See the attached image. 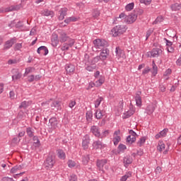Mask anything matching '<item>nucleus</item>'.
<instances>
[{"label": "nucleus", "instance_id": "nucleus-1", "mask_svg": "<svg viewBox=\"0 0 181 181\" xmlns=\"http://www.w3.org/2000/svg\"><path fill=\"white\" fill-rule=\"evenodd\" d=\"M127 29L128 27L125 25H118L111 30V33L114 37H117L118 36H121V35H124V33L127 32Z\"/></svg>", "mask_w": 181, "mask_h": 181}, {"label": "nucleus", "instance_id": "nucleus-2", "mask_svg": "<svg viewBox=\"0 0 181 181\" xmlns=\"http://www.w3.org/2000/svg\"><path fill=\"white\" fill-rule=\"evenodd\" d=\"M94 46L92 47L93 52H97L96 49H103L108 46V42L105 40L96 39L93 40Z\"/></svg>", "mask_w": 181, "mask_h": 181}, {"label": "nucleus", "instance_id": "nucleus-3", "mask_svg": "<svg viewBox=\"0 0 181 181\" xmlns=\"http://www.w3.org/2000/svg\"><path fill=\"white\" fill-rule=\"evenodd\" d=\"M56 160L54 159V156L49 155L44 162V166L46 168V169H52V168L54 166Z\"/></svg>", "mask_w": 181, "mask_h": 181}, {"label": "nucleus", "instance_id": "nucleus-4", "mask_svg": "<svg viewBox=\"0 0 181 181\" xmlns=\"http://www.w3.org/2000/svg\"><path fill=\"white\" fill-rule=\"evenodd\" d=\"M11 74L13 81H18V80H21V78H22V72L19 69H13L11 70Z\"/></svg>", "mask_w": 181, "mask_h": 181}, {"label": "nucleus", "instance_id": "nucleus-5", "mask_svg": "<svg viewBox=\"0 0 181 181\" xmlns=\"http://www.w3.org/2000/svg\"><path fill=\"white\" fill-rule=\"evenodd\" d=\"M119 135H121L120 130H116L114 132L112 141L115 146H117V145H118V144H119V142H121V136H119Z\"/></svg>", "mask_w": 181, "mask_h": 181}, {"label": "nucleus", "instance_id": "nucleus-6", "mask_svg": "<svg viewBox=\"0 0 181 181\" xmlns=\"http://www.w3.org/2000/svg\"><path fill=\"white\" fill-rule=\"evenodd\" d=\"M15 43H16V37L11 38L4 43L3 49L9 50V49H11V47H12Z\"/></svg>", "mask_w": 181, "mask_h": 181}, {"label": "nucleus", "instance_id": "nucleus-7", "mask_svg": "<svg viewBox=\"0 0 181 181\" xmlns=\"http://www.w3.org/2000/svg\"><path fill=\"white\" fill-rule=\"evenodd\" d=\"M162 53V49L159 48H154L147 53L148 57H159V54Z\"/></svg>", "mask_w": 181, "mask_h": 181}, {"label": "nucleus", "instance_id": "nucleus-8", "mask_svg": "<svg viewBox=\"0 0 181 181\" xmlns=\"http://www.w3.org/2000/svg\"><path fill=\"white\" fill-rule=\"evenodd\" d=\"M88 145H90V136L86 134L82 139V148L86 151L88 149Z\"/></svg>", "mask_w": 181, "mask_h": 181}, {"label": "nucleus", "instance_id": "nucleus-9", "mask_svg": "<svg viewBox=\"0 0 181 181\" xmlns=\"http://www.w3.org/2000/svg\"><path fill=\"white\" fill-rule=\"evenodd\" d=\"M85 69L87 71H94L97 69V65L90 62V61H85Z\"/></svg>", "mask_w": 181, "mask_h": 181}, {"label": "nucleus", "instance_id": "nucleus-10", "mask_svg": "<svg viewBox=\"0 0 181 181\" xmlns=\"http://www.w3.org/2000/svg\"><path fill=\"white\" fill-rule=\"evenodd\" d=\"M141 94H142V92L137 91L134 97L136 105H137V107H142V98L141 97Z\"/></svg>", "mask_w": 181, "mask_h": 181}, {"label": "nucleus", "instance_id": "nucleus-11", "mask_svg": "<svg viewBox=\"0 0 181 181\" xmlns=\"http://www.w3.org/2000/svg\"><path fill=\"white\" fill-rule=\"evenodd\" d=\"M110 55V50L108 49H104L100 52L99 57L100 58V60L102 62H104V60H107V58Z\"/></svg>", "mask_w": 181, "mask_h": 181}, {"label": "nucleus", "instance_id": "nucleus-12", "mask_svg": "<svg viewBox=\"0 0 181 181\" xmlns=\"http://www.w3.org/2000/svg\"><path fill=\"white\" fill-rule=\"evenodd\" d=\"M127 18V16H126L124 13H122L119 14V17H116L114 19L113 23H115V25H117V23H118L119 22H122L123 21L124 22H126Z\"/></svg>", "mask_w": 181, "mask_h": 181}, {"label": "nucleus", "instance_id": "nucleus-13", "mask_svg": "<svg viewBox=\"0 0 181 181\" xmlns=\"http://www.w3.org/2000/svg\"><path fill=\"white\" fill-rule=\"evenodd\" d=\"M137 18L138 16H136V14H130L127 16L125 23L128 25H131L132 23H134Z\"/></svg>", "mask_w": 181, "mask_h": 181}, {"label": "nucleus", "instance_id": "nucleus-14", "mask_svg": "<svg viewBox=\"0 0 181 181\" xmlns=\"http://www.w3.org/2000/svg\"><path fill=\"white\" fill-rule=\"evenodd\" d=\"M90 132L97 138L101 136V132H100V128L97 126H92L90 127Z\"/></svg>", "mask_w": 181, "mask_h": 181}, {"label": "nucleus", "instance_id": "nucleus-15", "mask_svg": "<svg viewBox=\"0 0 181 181\" xmlns=\"http://www.w3.org/2000/svg\"><path fill=\"white\" fill-rule=\"evenodd\" d=\"M107 160L103 159V160H98L96 162V166L99 169V170L102 171L104 170V166L107 165Z\"/></svg>", "mask_w": 181, "mask_h": 181}, {"label": "nucleus", "instance_id": "nucleus-16", "mask_svg": "<svg viewBox=\"0 0 181 181\" xmlns=\"http://www.w3.org/2000/svg\"><path fill=\"white\" fill-rule=\"evenodd\" d=\"M37 53L43 56H47L49 54V49L46 46H41L37 49Z\"/></svg>", "mask_w": 181, "mask_h": 181}, {"label": "nucleus", "instance_id": "nucleus-17", "mask_svg": "<svg viewBox=\"0 0 181 181\" xmlns=\"http://www.w3.org/2000/svg\"><path fill=\"white\" fill-rule=\"evenodd\" d=\"M65 70L67 74H73L76 70V66L71 64H67L65 65Z\"/></svg>", "mask_w": 181, "mask_h": 181}, {"label": "nucleus", "instance_id": "nucleus-18", "mask_svg": "<svg viewBox=\"0 0 181 181\" xmlns=\"http://www.w3.org/2000/svg\"><path fill=\"white\" fill-rule=\"evenodd\" d=\"M69 37H70L67 36V34L64 31H62L59 33V42L61 43H66V42H67V40H69Z\"/></svg>", "mask_w": 181, "mask_h": 181}, {"label": "nucleus", "instance_id": "nucleus-19", "mask_svg": "<svg viewBox=\"0 0 181 181\" xmlns=\"http://www.w3.org/2000/svg\"><path fill=\"white\" fill-rule=\"evenodd\" d=\"M92 146L93 149H103L104 145L103 144V141L100 140H97L93 141Z\"/></svg>", "mask_w": 181, "mask_h": 181}, {"label": "nucleus", "instance_id": "nucleus-20", "mask_svg": "<svg viewBox=\"0 0 181 181\" xmlns=\"http://www.w3.org/2000/svg\"><path fill=\"white\" fill-rule=\"evenodd\" d=\"M67 11H68L67 8H62L59 10V16L58 18L59 21H63V19H64V17L66 16V15H67Z\"/></svg>", "mask_w": 181, "mask_h": 181}, {"label": "nucleus", "instance_id": "nucleus-21", "mask_svg": "<svg viewBox=\"0 0 181 181\" xmlns=\"http://www.w3.org/2000/svg\"><path fill=\"white\" fill-rule=\"evenodd\" d=\"M32 105V101L28 100H24L23 102L21 103L18 108H20L21 110H26V108H28V107H30V105Z\"/></svg>", "mask_w": 181, "mask_h": 181}, {"label": "nucleus", "instance_id": "nucleus-22", "mask_svg": "<svg viewBox=\"0 0 181 181\" xmlns=\"http://www.w3.org/2000/svg\"><path fill=\"white\" fill-rule=\"evenodd\" d=\"M49 127L52 129H56L57 128V119L56 117H52L49 120Z\"/></svg>", "mask_w": 181, "mask_h": 181}, {"label": "nucleus", "instance_id": "nucleus-23", "mask_svg": "<svg viewBox=\"0 0 181 181\" xmlns=\"http://www.w3.org/2000/svg\"><path fill=\"white\" fill-rule=\"evenodd\" d=\"M98 79V80L95 82V87H101V86H103V84H104L105 82V77L101 75Z\"/></svg>", "mask_w": 181, "mask_h": 181}, {"label": "nucleus", "instance_id": "nucleus-24", "mask_svg": "<svg viewBox=\"0 0 181 181\" xmlns=\"http://www.w3.org/2000/svg\"><path fill=\"white\" fill-rule=\"evenodd\" d=\"M135 114V107H130L129 110L124 113V118L127 119V118H129V117H132V115H134Z\"/></svg>", "mask_w": 181, "mask_h": 181}, {"label": "nucleus", "instance_id": "nucleus-25", "mask_svg": "<svg viewBox=\"0 0 181 181\" xmlns=\"http://www.w3.org/2000/svg\"><path fill=\"white\" fill-rule=\"evenodd\" d=\"M123 163L125 168H128V165L132 163V158L130 156H125L123 159Z\"/></svg>", "mask_w": 181, "mask_h": 181}, {"label": "nucleus", "instance_id": "nucleus-26", "mask_svg": "<svg viewBox=\"0 0 181 181\" xmlns=\"http://www.w3.org/2000/svg\"><path fill=\"white\" fill-rule=\"evenodd\" d=\"M41 15H42V16H51V18H53L54 13L50 10L45 9L41 11Z\"/></svg>", "mask_w": 181, "mask_h": 181}, {"label": "nucleus", "instance_id": "nucleus-27", "mask_svg": "<svg viewBox=\"0 0 181 181\" xmlns=\"http://www.w3.org/2000/svg\"><path fill=\"white\" fill-rule=\"evenodd\" d=\"M51 107L52 110H57V111H59V110H62V105H60L59 101H54L51 104Z\"/></svg>", "mask_w": 181, "mask_h": 181}, {"label": "nucleus", "instance_id": "nucleus-28", "mask_svg": "<svg viewBox=\"0 0 181 181\" xmlns=\"http://www.w3.org/2000/svg\"><path fill=\"white\" fill-rule=\"evenodd\" d=\"M24 167L25 165H16L11 169V173H18V171L22 170Z\"/></svg>", "mask_w": 181, "mask_h": 181}, {"label": "nucleus", "instance_id": "nucleus-29", "mask_svg": "<svg viewBox=\"0 0 181 181\" xmlns=\"http://www.w3.org/2000/svg\"><path fill=\"white\" fill-rule=\"evenodd\" d=\"M78 21V18L76 16H71L68 17L64 20V23H66V25H69V23H71V22H77Z\"/></svg>", "mask_w": 181, "mask_h": 181}, {"label": "nucleus", "instance_id": "nucleus-30", "mask_svg": "<svg viewBox=\"0 0 181 181\" xmlns=\"http://www.w3.org/2000/svg\"><path fill=\"white\" fill-rule=\"evenodd\" d=\"M57 156L59 159L64 160L66 159V153L62 149L57 150Z\"/></svg>", "mask_w": 181, "mask_h": 181}, {"label": "nucleus", "instance_id": "nucleus-31", "mask_svg": "<svg viewBox=\"0 0 181 181\" xmlns=\"http://www.w3.org/2000/svg\"><path fill=\"white\" fill-rule=\"evenodd\" d=\"M136 141V137L132 136L129 135L126 139V142L129 145H132V144H134V142H135Z\"/></svg>", "mask_w": 181, "mask_h": 181}, {"label": "nucleus", "instance_id": "nucleus-32", "mask_svg": "<svg viewBox=\"0 0 181 181\" xmlns=\"http://www.w3.org/2000/svg\"><path fill=\"white\" fill-rule=\"evenodd\" d=\"M132 176V172L129 171L127 173H125L124 175H123L121 178H120V181H126L128 180V179H129V177H131Z\"/></svg>", "mask_w": 181, "mask_h": 181}, {"label": "nucleus", "instance_id": "nucleus-33", "mask_svg": "<svg viewBox=\"0 0 181 181\" xmlns=\"http://www.w3.org/2000/svg\"><path fill=\"white\" fill-rule=\"evenodd\" d=\"M68 166L69 168H78L80 165H78V163L75 162L74 160H69Z\"/></svg>", "mask_w": 181, "mask_h": 181}, {"label": "nucleus", "instance_id": "nucleus-34", "mask_svg": "<svg viewBox=\"0 0 181 181\" xmlns=\"http://www.w3.org/2000/svg\"><path fill=\"white\" fill-rule=\"evenodd\" d=\"M172 11H180L181 9V4L175 3L174 4H172L170 6Z\"/></svg>", "mask_w": 181, "mask_h": 181}, {"label": "nucleus", "instance_id": "nucleus-35", "mask_svg": "<svg viewBox=\"0 0 181 181\" xmlns=\"http://www.w3.org/2000/svg\"><path fill=\"white\" fill-rule=\"evenodd\" d=\"M152 74L153 76L158 74V66L155 64V61L152 62Z\"/></svg>", "mask_w": 181, "mask_h": 181}, {"label": "nucleus", "instance_id": "nucleus-36", "mask_svg": "<svg viewBox=\"0 0 181 181\" xmlns=\"http://www.w3.org/2000/svg\"><path fill=\"white\" fill-rule=\"evenodd\" d=\"M35 71V68L32 66H29L28 68H25V73L23 74V77H26L28 74H30V73H33Z\"/></svg>", "mask_w": 181, "mask_h": 181}, {"label": "nucleus", "instance_id": "nucleus-37", "mask_svg": "<svg viewBox=\"0 0 181 181\" xmlns=\"http://www.w3.org/2000/svg\"><path fill=\"white\" fill-rule=\"evenodd\" d=\"M155 111V107L153 105H149L146 108V112L148 114V115H151V114H153Z\"/></svg>", "mask_w": 181, "mask_h": 181}, {"label": "nucleus", "instance_id": "nucleus-38", "mask_svg": "<svg viewBox=\"0 0 181 181\" xmlns=\"http://www.w3.org/2000/svg\"><path fill=\"white\" fill-rule=\"evenodd\" d=\"M157 149L158 151H159V152H163V151H165V144L163 143V141L158 142Z\"/></svg>", "mask_w": 181, "mask_h": 181}, {"label": "nucleus", "instance_id": "nucleus-39", "mask_svg": "<svg viewBox=\"0 0 181 181\" xmlns=\"http://www.w3.org/2000/svg\"><path fill=\"white\" fill-rule=\"evenodd\" d=\"M172 74V69H167L163 74V77L165 80H168L169 78V76Z\"/></svg>", "mask_w": 181, "mask_h": 181}, {"label": "nucleus", "instance_id": "nucleus-40", "mask_svg": "<svg viewBox=\"0 0 181 181\" xmlns=\"http://www.w3.org/2000/svg\"><path fill=\"white\" fill-rule=\"evenodd\" d=\"M115 54L117 59L122 57V50H121L118 47L115 49Z\"/></svg>", "mask_w": 181, "mask_h": 181}, {"label": "nucleus", "instance_id": "nucleus-41", "mask_svg": "<svg viewBox=\"0 0 181 181\" xmlns=\"http://www.w3.org/2000/svg\"><path fill=\"white\" fill-rule=\"evenodd\" d=\"M103 112L101 111V110H97L95 112V118L97 119H101V118H103Z\"/></svg>", "mask_w": 181, "mask_h": 181}, {"label": "nucleus", "instance_id": "nucleus-42", "mask_svg": "<svg viewBox=\"0 0 181 181\" xmlns=\"http://www.w3.org/2000/svg\"><path fill=\"white\" fill-rule=\"evenodd\" d=\"M103 97H98V98H97L95 100V108H98V107H100V104H101V101H103Z\"/></svg>", "mask_w": 181, "mask_h": 181}, {"label": "nucleus", "instance_id": "nucleus-43", "mask_svg": "<svg viewBox=\"0 0 181 181\" xmlns=\"http://www.w3.org/2000/svg\"><path fill=\"white\" fill-rule=\"evenodd\" d=\"M67 44H68V46L70 47H73L74 46V43H76V40L73 39V38H71L69 37V38L67 40Z\"/></svg>", "mask_w": 181, "mask_h": 181}, {"label": "nucleus", "instance_id": "nucleus-44", "mask_svg": "<svg viewBox=\"0 0 181 181\" xmlns=\"http://www.w3.org/2000/svg\"><path fill=\"white\" fill-rule=\"evenodd\" d=\"M134 6H135V4L134 3H129V4H127L125 6V9H126V11H127V12H129V11H132V9H134Z\"/></svg>", "mask_w": 181, "mask_h": 181}, {"label": "nucleus", "instance_id": "nucleus-45", "mask_svg": "<svg viewBox=\"0 0 181 181\" xmlns=\"http://www.w3.org/2000/svg\"><path fill=\"white\" fill-rule=\"evenodd\" d=\"M160 22H163V17L162 16L157 17L156 19L153 21V25L160 23Z\"/></svg>", "mask_w": 181, "mask_h": 181}, {"label": "nucleus", "instance_id": "nucleus-46", "mask_svg": "<svg viewBox=\"0 0 181 181\" xmlns=\"http://www.w3.org/2000/svg\"><path fill=\"white\" fill-rule=\"evenodd\" d=\"M26 133L30 138L33 136V129H32V128L28 127L26 129Z\"/></svg>", "mask_w": 181, "mask_h": 181}, {"label": "nucleus", "instance_id": "nucleus-47", "mask_svg": "<svg viewBox=\"0 0 181 181\" xmlns=\"http://www.w3.org/2000/svg\"><path fill=\"white\" fill-rule=\"evenodd\" d=\"M92 16L94 19H97L100 16V11L98 10H93Z\"/></svg>", "mask_w": 181, "mask_h": 181}, {"label": "nucleus", "instance_id": "nucleus-48", "mask_svg": "<svg viewBox=\"0 0 181 181\" xmlns=\"http://www.w3.org/2000/svg\"><path fill=\"white\" fill-rule=\"evenodd\" d=\"M89 160H90V156L88 155L83 157L82 162H83V165H87V163H88Z\"/></svg>", "mask_w": 181, "mask_h": 181}, {"label": "nucleus", "instance_id": "nucleus-49", "mask_svg": "<svg viewBox=\"0 0 181 181\" xmlns=\"http://www.w3.org/2000/svg\"><path fill=\"white\" fill-rule=\"evenodd\" d=\"M146 141V139L145 137H141L137 143L138 146H143V145L145 144Z\"/></svg>", "mask_w": 181, "mask_h": 181}, {"label": "nucleus", "instance_id": "nucleus-50", "mask_svg": "<svg viewBox=\"0 0 181 181\" xmlns=\"http://www.w3.org/2000/svg\"><path fill=\"white\" fill-rule=\"evenodd\" d=\"M118 149L119 152H124V151L127 150V146L124 144H120L118 146Z\"/></svg>", "mask_w": 181, "mask_h": 181}, {"label": "nucleus", "instance_id": "nucleus-51", "mask_svg": "<svg viewBox=\"0 0 181 181\" xmlns=\"http://www.w3.org/2000/svg\"><path fill=\"white\" fill-rule=\"evenodd\" d=\"M100 60H101V58H100L99 56H96L91 60L90 63H92L93 64H95V63H98Z\"/></svg>", "mask_w": 181, "mask_h": 181}, {"label": "nucleus", "instance_id": "nucleus-52", "mask_svg": "<svg viewBox=\"0 0 181 181\" xmlns=\"http://www.w3.org/2000/svg\"><path fill=\"white\" fill-rule=\"evenodd\" d=\"M33 140L34 141V144H37V146H40V141H39V137L34 136Z\"/></svg>", "mask_w": 181, "mask_h": 181}, {"label": "nucleus", "instance_id": "nucleus-53", "mask_svg": "<svg viewBox=\"0 0 181 181\" xmlns=\"http://www.w3.org/2000/svg\"><path fill=\"white\" fill-rule=\"evenodd\" d=\"M22 49V43H17L14 46V50L15 52H18Z\"/></svg>", "mask_w": 181, "mask_h": 181}, {"label": "nucleus", "instance_id": "nucleus-54", "mask_svg": "<svg viewBox=\"0 0 181 181\" xmlns=\"http://www.w3.org/2000/svg\"><path fill=\"white\" fill-rule=\"evenodd\" d=\"M152 33H153V30L149 29L148 30H147L146 34V40H148V39H149V37L151 36V35H152Z\"/></svg>", "mask_w": 181, "mask_h": 181}, {"label": "nucleus", "instance_id": "nucleus-55", "mask_svg": "<svg viewBox=\"0 0 181 181\" xmlns=\"http://www.w3.org/2000/svg\"><path fill=\"white\" fill-rule=\"evenodd\" d=\"M69 49H70V47L69 46V45L67 43H64L62 45L61 50H62V52H66V50H69Z\"/></svg>", "mask_w": 181, "mask_h": 181}, {"label": "nucleus", "instance_id": "nucleus-56", "mask_svg": "<svg viewBox=\"0 0 181 181\" xmlns=\"http://www.w3.org/2000/svg\"><path fill=\"white\" fill-rule=\"evenodd\" d=\"M168 131H169V129H164L163 130H162V131L160 132V134L162 138L166 136V135H167Z\"/></svg>", "mask_w": 181, "mask_h": 181}, {"label": "nucleus", "instance_id": "nucleus-57", "mask_svg": "<svg viewBox=\"0 0 181 181\" xmlns=\"http://www.w3.org/2000/svg\"><path fill=\"white\" fill-rule=\"evenodd\" d=\"M164 40L165 42V45L167 46V47H169L170 46H173V42H172L170 40H169L166 38H164Z\"/></svg>", "mask_w": 181, "mask_h": 181}, {"label": "nucleus", "instance_id": "nucleus-58", "mask_svg": "<svg viewBox=\"0 0 181 181\" xmlns=\"http://www.w3.org/2000/svg\"><path fill=\"white\" fill-rule=\"evenodd\" d=\"M93 118V113L88 112H86V119L87 121H91V119Z\"/></svg>", "mask_w": 181, "mask_h": 181}, {"label": "nucleus", "instance_id": "nucleus-59", "mask_svg": "<svg viewBox=\"0 0 181 181\" xmlns=\"http://www.w3.org/2000/svg\"><path fill=\"white\" fill-rule=\"evenodd\" d=\"M28 83H33L35 81V75H30L28 76Z\"/></svg>", "mask_w": 181, "mask_h": 181}, {"label": "nucleus", "instance_id": "nucleus-60", "mask_svg": "<svg viewBox=\"0 0 181 181\" xmlns=\"http://www.w3.org/2000/svg\"><path fill=\"white\" fill-rule=\"evenodd\" d=\"M1 181H15V180L12 177H4L3 178H1ZM22 181H25V180H23Z\"/></svg>", "mask_w": 181, "mask_h": 181}, {"label": "nucleus", "instance_id": "nucleus-61", "mask_svg": "<svg viewBox=\"0 0 181 181\" xmlns=\"http://www.w3.org/2000/svg\"><path fill=\"white\" fill-rule=\"evenodd\" d=\"M110 135V130H105L102 132L101 138H105V136H108Z\"/></svg>", "mask_w": 181, "mask_h": 181}, {"label": "nucleus", "instance_id": "nucleus-62", "mask_svg": "<svg viewBox=\"0 0 181 181\" xmlns=\"http://www.w3.org/2000/svg\"><path fill=\"white\" fill-rule=\"evenodd\" d=\"M151 71V68H149V66H146L142 72V74L145 75V74H148V73H149Z\"/></svg>", "mask_w": 181, "mask_h": 181}, {"label": "nucleus", "instance_id": "nucleus-63", "mask_svg": "<svg viewBox=\"0 0 181 181\" xmlns=\"http://www.w3.org/2000/svg\"><path fill=\"white\" fill-rule=\"evenodd\" d=\"M69 181H77V175L72 174L70 177H69Z\"/></svg>", "mask_w": 181, "mask_h": 181}, {"label": "nucleus", "instance_id": "nucleus-64", "mask_svg": "<svg viewBox=\"0 0 181 181\" xmlns=\"http://www.w3.org/2000/svg\"><path fill=\"white\" fill-rule=\"evenodd\" d=\"M16 63H19V61H17L16 59H9L8 61V64H16Z\"/></svg>", "mask_w": 181, "mask_h": 181}]
</instances>
